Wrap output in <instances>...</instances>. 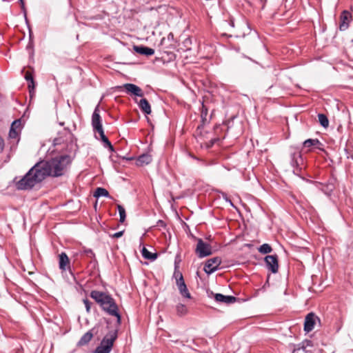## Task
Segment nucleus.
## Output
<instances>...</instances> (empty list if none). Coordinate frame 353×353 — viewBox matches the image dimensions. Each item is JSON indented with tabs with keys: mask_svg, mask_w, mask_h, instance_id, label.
<instances>
[{
	"mask_svg": "<svg viewBox=\"0 0 353 353\" xmlns=\"http://www.w3.org/2000/svg\"><path fill=\"white\" fill-rule=\"evenodd\" d=\"M71 163L72 158L68 154L37 163L23 176V189H31L47 176L59 177L63 176Z\"/></svg>",
	"mask_w": 353,
	"mask_h": 353,
	"instance_id": "obj_1",
	"label": "nucleus"
},
{
	"mask_svg": "<svg viewBox=\"0 0 353 353\" xmlns=\"http://www.w3.org/2000/svg\"><path fill=\"white\" fill-rule=\"evenodd\" d=\"M90 296L99 305L103 311L117 318L118 325L121 324V316L119 312L118 306L114 299L109 293L98 290H92Z\"/></svg>",
	"mask_w": 353,
	"mask_h": 353,
	"instance_id": "obj_2",
	"label": "nucleus"
},
{
	"mask_svg": "<svg viewBox=\"0 0 353 353\" xmlns=\"http://www.w3.org/2000/svg\"><path fill=\"white\" fill-rule=\"evenodd\" d=\"M117 336V329L109 332L101 340L100 344L93 351V353H110Z\"/></svg>",
	"mask_w": 353,
	"mask_h": 353,
	"instance_id": "obj_3",
	"label": "nucleus"
},
{
	"mask_svg": "<svg viewBox=\"0 0 353 353\" xmlns=\"http://www.w3.org/2000/svg\"><path fill=\"white\" fill-rule=\"evenodd\" d=\"M291 165L294 168L293 172L299 176L301 175L303 159L299 150L297 148H292L290 152Z\"/></svg>",
	"mask_w": 353,
	"mask_h": 353,
	"instance_id": "obj_4",
	"label": "nucleus"
},
{
	"mask_svg": "<svg viewBox=\"0 0 353 353\" xmlns=\"http://www.w3.org/2000/svg\"><path fill=\"white\" fill-rule=\"evenodd\" d=\"M195 252L199 258L208 256L212 254V246L201 239H198Z\"/></svg>",
	"mask_w": 353,
	"mask_h": 353,
	"instance_id": "obj_5",
	"label": "nucleus"
},
{
	"mask_svg": "<svg viewBox=\"0 0 353 353\" xmlns=\"http://www.w3.org/2000/svg\"><path fill=\"white\" fill-rule=\"evenodd\" d=\"M176 40L174 37L172 32H170L167 37H163L160 42V46L164 50V52L169 53V51L176 48Z\"/></svg>",
	"mask_w": 353,
	"mask_h": 353,
	"instance_id": "obj_6",
	"label": "nucleus"
},
{
	"mask_svg": "<svg viewBox=\"0 0 353 353\" xmlns=\"http://www.w3.org/2000/svg\"><path fill=\"white\" fill-rule=\"evenodd\" d=\"M221 263V259L220 257L211 258L205 262L203 270L207 274H211L219 270Z\"/></svg>",
	"mask_w": 353,
	"mask_h": 353,
	"instance_id": "obj_7",
	"label": "nucleus"
},
{
	"mask_svg": "<svg viewBox=\"0 0 353 353\" xmlns=\"http://www.w3.org/2000/svg\"><path fill=\"white\" fill-rule=\"evenodd\" d=\"M266 268L273 274L279 271V259L276 254L268 255L264 259Z\"/></svg>",
	"mask_w": 353,
	"mask_h": 353,
	"instance_id": "obj_8",
	"label": "nucleus"
},
{
	"mask_svg": "<svg viewBox=\"0 0 353 353\" xmlns=\"http://www.w3.org/2000/svg\"><path fill=\"white\" fill-rule=\"evenodd\" d=\"M24 79L27 81V86L30 94V100L35 96V87L36 82L34 81L33 73L30 71H26L24 75Z\"/></svg>",
	"mask_w": 353,
	"mask_h": 353,
	"instance_id": "obj_9",
	"label": "nucleus"
},
{
	"mask_svg": "<svg viewBox=\"0 0 353 353\" xmlns=\"http://www.w3.org/2000/svg\"><path fill=\"white\" fill-rule=\"evenodd\" d=\"M316 321L320 322L319 318L314 313L307 314L305 318L304 331L307 333L311 332L314 329Z\"/></svg>",
	"mask_w": 353,
	"mask_h": 353,
	"instance_id": "obj_10",
	"label": "nucleus"
},
{
	"mask_svg": "<svg viewBox=\"0 0 353 353\" xmlns=\"http://www.w3.org/2000/svg\"><path fill=\"white\" fill-rule=\"evenodd\" d=\"M59 268L61 272L69 271L71 272V266L70 259L65 252H61L59 254Z\"/></svg>",
	"mask_w": 353,
	"mask_h": 353,
	"instance_id": "obj_11",
	"label": "nucleus"
},
{
	"mask_svg": "<svg viewBox=\"0 0 353 353\" xmlns=\"http://www.w3.org/2000/svg\"><path fill=\"white\" fill-rule=\"evenodd\" d=\"M92 126L94 131L103 129L101 117L99 114V105H97L92 115Z\"/></svg>",
	"mask_w": 353,
	"mask_h": 353,
	"instance_id": "obj_12",
	"label": "nucleus"
},
{
	"mask_svg": "<svg viewBox=\"0 0 353 353\" xmlns=\"http://www.w3.org/2000/svg\"><path fill=\"white\" fill-rule=\"evenodd\" d=\"M119 88H124L128 94H132L137 97L143 96V92L141 88L133 83H125L122 86H120Z\"/></svg>",
	"mask_w": 353,
	"mask_h": 353,
	"instance_id": "obj_13",
	"label": "nucleus"
},
{
	"mask_svg": "<svg viewBox=\"0 0 353 353\" xmlns=\"http://www.w3.org/2000/svg\"><path fill=\"white\" fill-rule=\"evenodd\" d=\"M352 20V14L347 10H343L340 16L339 29L341 31L347 30L349 27L350 22Z\"/></svg>",
	"mask_w": 353,
	"mask_h": 353,
	"instance_id": "obj_14",
	"label": "nucleus"
},
{
	"mask_svg": "<svg viewBox=\"0 0 353 353\" xmlns=\"http://www.w3.org/2000/svg\"><path fill=\"white\" fill-rule=\"evenodd\" d=\"M21 118L14 121L12 123L9 132V137L10 139H17V142L19 141V133L21 132Z\"/></svg>",
	"mask_w": 353,
	"mask_h": 353,
	"instance_id": "obj_15",
	"label": "nucleus"
},
{
	"mask_svg": "<svg viewBox=\"0 0 353 353\" xmlns=\"http://www.w3.org/2000/svg\"><path fill=\"white\" fill-rule=\"evenodd\" d=\"M214 299L216 302L224 303L226 304H230L236 302V298L230 295H224L220 293H216L214 296Z\"/></svg>",
	"mask_w": 353,
	"mask_h": 353,
	"instance_id": "obj_16",
	"label": "nucleus"
},
{
	"mask_svg": "<svg viewBox=\"0 0 353 353\" xmlns=\"http://www.w3.org/2000/svg\"><path fill=\"white\" fill-rule=\"evenodd\" d=\"M23 15H24V17H25L26 23V25H27V26H28V28L29 29V37H30V41H29V43L28 44V46H26V50L29 52L30 57H32L33 55H34L33 34H32V30H30V24H29V22H28V19L26 17V12H25L24 9H23Z\"/></svg>",
	"mask_w": 353,
	"mask_h": 353,
	"instance_id": "obj_17",
	"label": "nucleus"
},
{
	"mask_svg": "<svg viewBox=\"0 0 353 353\" xmlns=\"http://www.w3.org/2000/svg\"><path fill=\"white\" fill-rule=\"evenodd\" d=\"M133 49L137 53L148 57L154 54V49L144 46H134Z\"/></svg>",
	"mask_w": 353,
	"mask_h": 353,
	"instance_id": "obj_18",
	"label": "nucleus"
},
{
	"mask_svg": "<svg viewBox=\"0 0 353 353\" xmlns=\"http://www.w3.org/2000/svg\"><path fill=\"white\" fill-rule=\"evenodd\" d=\"M152 160V156L149 154H143L140 155L136 160L137 166H144L151 163Z\"/></svg>",
	"mask_w": 353,
	"mask_h": 353,
	"instance_id": "obj_19",
	"label": "nucleus"
},
{
	"mask_svg": "<svg viewBox=\"0 0 353 353\" xmlns=\"http://www.w3.org/2000/svg\"><path fill=\"white\" fill-rule=\"evenodd\" d=\"M93 329L85 332L79 339L77 343L78 346H84L88 345L93 337Z\"/></svg>",
	"mask_w": 353,
	"mask_h": 353,
	"instance_id": "obj_20",
	"label": "nucleus"
},
{
	"mask_svg": "<svg viewBox=\"0 0 353 353\" xmlns=\"http://www.w3.org/2000/svg\"><path fill=\"white\" fill-rule=\"evenodd\" d=\"M175 314L179 317H183L188 314V307L183 303H178L174 307Z\"/></svg>",
	"mask_w": 353,
	"mask_h": 353,
	"instance_id": "obj_21",
	"label": "nucleus"
},
{
	"mask_svg": "<svg viewBox=\"0 0 353 353\" xmlns=\"http://www.w3.org/2000/svg\"><path fill=\"white\" fill-rule=\"evenodd\" d=\"M139 108L145 114H150L151 113V106L148 101L143 98L141 99L138 103Z\"/></svg>",
	"mask_w": 353,
	"mask_h": 353,
	"instance_id": "obj_22",
	"label": "nucleus"
},
{
	"mask_svg": "<svg viewBox=\"0 0 353 353\" xmlns=\"http://www.w3.org/2000/svg\"><path fill=\"white\" fill-rule=\"evenodd\" d=\"M96 132H97L99 134L101 141L103 143V146L105 148H109L110 151H114V147L112 145L111 142L109 141L108 137L105 135L103 128L101 130H98Z\"/></svg>",
	"mask_w": 353,
	"mask_h": 353,
	"instance_id": "obj_23",
	"label": "nucleus"
},
{
	"mask_svg": "<svg viewBox=\"0 0 353 353\" xmlns=\"http://www.w3.org/2000/svg\"><path fill=\"white\" fill-rule=\"evenodd\" d=\"M208 109L206 105L203 103L201 109V119L203 125L208 123L210 121V119L208 117Z\"/></svg>",
	"mask_w": 353,
	"mask_h": 353,
	"instance_id": "obj_24",
	"label": "nucleus"
},
{
	"mask_svg": "<svg viewBox=\"0 0 353 353\" xmlns=\"http://www.w3.org/2000/svg\"><path fill=\"white\" fill-rule=\"evenodd\" d=\"M93 195L96 198H99L101 196L111 198L108 191L106 189L101 187L96 188Z\"/></svg>",
	"mask_w": 353,
	"mask_h": 353,
	"instance_id": "obj_25",
	"label": "nucleus"
},
{
	"mask_svg": "<svg viewBox=\"0 0 353 353\" xmlns=\"http://www.w3.org/2000/svg\"><path fill=\"white\" fill-rule=\"evenodd\" d=\"M141 254L143 257L146 259L154 261L157 258V253H151L145 247L143 248L141 250Z\"/></svg>",
	"mask_w": 353,
	"mask_h": 353,
	"instance_id": "obj_26",
	"label": "nucleus"
},
{
	"mask_svg": "<svg viewBox=\"0 0 353 353\" xmlns=\"http://www.w3.org/2000/svg\"><path fill=\"white\" fill-rule=\"evenodd\" d=\"M179 291L181 294V295L187 299H191V294L188 291V289L187 288L186 284L181 285L180 286H178Z\"/></svg>",
	"mask_w": 353,
	"mask_h": 353,
	"instance_id": "obj_27",
	"label": "nucleus"
},
{
	"mask_svg": "<svg viewBox=\"0 0 353 353\" xmlns=\"http://www.w3.org/2000/svg\"><path fill=\"white\" fill-rule=\"evenodd\" d=\"M319 144H321V143L317 139H308L303 143V145L305 148H310L312 146H316Z\"/></svg>",
	"mask_w": 353,
	"mask_h": 353,
	"instance_id": "obj_28",
	"label": "nucleus"
},
{
	"mask_svg": "<svg viewBox=\"0 0 353 353\" xmlns=\"http://www.w3.org/2000/svg\"><path fill=\"white\" fill-rule=\"evenodd\" d=\"M318 119L320 124L324 127L327 128L329 125V121L327 116L324 114H319Z\"/></svg>",
	"mask_w": 353,
	"mask_h": 353,
	"instance_id": "obj_29",
	"label": "nucleus"
},
{
	"mask_svg": "<svg viewBox=\"0 0 353 353\" xmlns=\"http://www.w3.org/2000/svg\"><path fill=\"white\" fill-rule=\"evenodd\" d=\"M259 252L261 254H268L272 251V247L268 243H263L259 248Z\"/></svg>",
	"mask_w": 353,
	"mask_h": 353,
	"instance_id": "obj_30",
	"label": "nucleus"
},
{
	"mask_svg": "<svg viewBox=\"0 0 353 353\" xmlns=\"http://www.w3.org/2000/svg\"><path fill=\"white\" fill-rule=\"evenodd\" d=\"M117 209H118V211L119 213V216H120L119 221L121 223H123L125 221V217H126L125 210L124 208L121 205H117Z\"/></svg>",
	"mask_w": 353,
	"mask_h": 353,
	"instance_id": "obj_31",
	"label": "nucleus"
},
{
	"mask_svg": "<svg viewBox=\"0 0 353 353\" xmlns=\"http://www.w3.org/2000/svg\"><path fill=\"white\" fill-rule=\"evenodd\" d=\"M334 189L335 188L333 185H329L328 183L324 184L323 187L322 188V190L327 195H330Z\"/></svg>",
	"mask_w": 353,
	"mask_h": 353,
	"instance_id": "obj_32",
	"label": "nucleus"
},
{
	"mask_svg": "<svg viewBox=\"0 0 353 353\" xmlns=\"http://www.w3.org/2000/svg\"><path fill=\"white\" fill-rule=\"evenodd\" d=\"M83 252L84 254L89 258L93 259V261L94 263H97V260L95 257V254L94 253V252L92 251V250L91 249H84L83 250Z\"/></svg>",
	"mask_w": 353,
	"mask_h": 353,
	"instance_id": "obj_33",
	"label": "nucleus"
},
{
	"mask_svg": "<svg viewBox=\"0 0 353 353\" xmlns=\"http://www.w3.org/2000/svg\"><path fill=\"white\" fill-rule=\"evenodd\" d=\"M176 285L177 287L178 286H180L181 285H184L185 284V281L183 280V275L181 272H178L177 274H176Z\"/></svg>",
	"mask_w": 353,
	"mask_h": 353,
	"instance_id": "obj_34",
	"label": "nucleus"
},
{
	"mask_svg": "<svg viewBox=\"0 0 353 353\" xmlns=\"http://www.w3.org/2000/svg\"><path fill=\"white\" fill-rule=\"evenodd\" d=\"M83 303L85 305V309H86V312H90V309H91V305H92V303L87 299H85L83 300Z\"/></svg>",
	"mask_w": 353,
	"mask_h": 353,
	"instance_id": "obj_35",
	"label": "nucleus"
},
{
	"mask_svg": "<svg viewBox=\"0 0 353 353\" xmlns=\"http://www.w3.org/2000/svg\"><path fill=\"white\" fill-rule=\"evenodd\" d=\"M336 183V179L334 176H332L329 179L328 181L326 183L333 185L334 188H335Z\"/></svg>",
	"mask_w": 353,
	"mask_h": 353,
	"instance_id": "obj_36",
	"label": "nucleus"
},
{
	"mask_svg": "<svg viewBox=\"0 0 353 353\" xmlns=\"http://www.w3.org/2000/svg\"><path fill=\"white\" fill-rule=\"evenodd\" d=\"M16 188L17 190H22V179L16 182Z\"/></svg>",
	"mask_w": 353,
	"mask_h": 353,
	"instance_id": "obj_37",
	"label": "nucleus"
},
{
	"mask_svg": "<svg viewBox=\"0 0 353 353\" xmlns=\"http://www.w3.org/2000/svg\"><path fill=\"white\" fill-rule=\"evenodd\" d=\"M348 57L350 60L353 62V46H352L349 50Z\"/></svg>",
	"mask_w": 353,
	"mask_h": 353,
	"instance_id": "obj_38",
	"label": "nucleus"
},
{
	"mask_svg": "<svg viewBox=\"0 0 353 353\" xmlns=\"http://www.w3.org/2000/svg\"><path fill=\"white\" fill-rule=\"evenodd\" d=\"M219 139H212L210 141V142L208 143L207 145V147L208 148H211L215 143L216 141H218Z\"/></svg>",
	"mask_w": 353,
	"mask_h": 353,
	"instance_id": "obj_39",
	"label": "nucleus"
},
{
	"mask_svg": "<svg viewBox=\"0 0 353 353\" xmlns=\"http://www.w3.org/2000/svg\"><path fill=\"white\" fill-rule=\"evenodd\" d=\"M123 234V231H120V232H116L114 233L112 236L114 237V238H119L121 237Z\"/></svg>",
	"mask_w": 353,
	"mask_h": 353,
	"instance_id": "obj_40",
	"label": "nucleus"
},
{
	"mask_svg": "<svg viewBox=\"0 0 353 353\" xmlns=\"http://www.w3.org/2000/svg\"><path fill=\"white\" fill-rule=\"evenodd\" d=\"M4 148V142L2 138L0 137V152L3 151Z\"/></svg>",
	"mask_w": 353,
	"mask_h": 353,
	"instance_id": "obj_41",
	"label": "nucleus"
},
{
	"mask_svg": "<svg viewBox=\"0 0 353 353\" xmlns=\"http://www.w3.org/2000/svg\"><path fill=\"white\" fill-rule=\"evenodd\" d=\"M26 112H27V110H26L25 112H23V117H25L26 116Z\"/></svg>",
	"mask_w": 353,
	"mask_h": 353,
	"instance_id": "obj_42",
	"label": "nucleus"
},
{
	"mask_svg": "<svg viewBox=\"0 0 353 353\" xmlns=\"http://www.w3.org/2000/svg\"><path fill=\"white\" fill-rule=\"evenodd\" d=\"M159 223H160V224H162V223H163V221H159Z\"/></svg>",
	"mask_w": 353,
	"mask_h": 353,
	"instance_id": "obj_43",
	"label": "nucleus"
},
{
	"mask_svg": "<svg viewBox=\"0 0 353 353\" xmlns=\"http://www.w3.org/2000/svg\"><path fill=\"white\" fill-rule=\"evenodd\" d=\"M19 1L21 2V3L22 4V0H19Z\"/></svg>",
	"mask_w": 353,
	"mask_h": 353,
	"instance_id": "obj_44",
	"label": "nucleus"
},
{
	"mask_svg": "<svg viewBox=\"0 0 353 353\" xmlns=\"http://www.w3.org/2000/svg\"><path fill=\"white\" fill-rule=\"evenodd\" d=\"M352 159H353V155H352Z\"/></svg>",
	"mask_w": 353,
	"mask_h": 353,
	"instance_id": "obj_45",
	"label": "nucleus"
}]
</instances>
